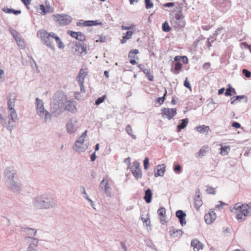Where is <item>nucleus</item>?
<instances>
[{
	"label": "nucleus",
	"instance_id": "1",
	"mask_svg": "<svg viewBox=\"0 0 251 251\" xmlns=\"http://www.w3.org/2000/svg\"><path fill=\"white\" fill-rule=\"evenodd\" d=\"M17 98V95L16 93L14 92L9 93L7 98L8 110L9 111V114L8 116H6L0 114L1 124L10 132L15 127V123L18 121V115L14 109L15 100Z\"/></svg>",
	"mask_w": 251,
	"mask_h": 251
},
{
	"label": "nucleus",
	"instance_id": "2",
	"mask_svg": "<svg viewBox=\"0 0 251 251\" xmlns=\"http://www.w3.org/2000/svg\"><path fill=\"white\" fill-rule=\"evenodd\" d=\"M33 206L38 210H47L55 208L57 201L53 195L45 193L38 195L32 199Z\"/></svg>",
	"mask_w": 251,
	"mask_h": 251
},
{
	"label": "nucleus",
	"instance_id": "3",
	"mask_svg": "<svg viewBox=\"0 0 251 251\" xmlns=\"http://www.w3.org/2000/svg\"><path fill=\"white\" fill-rule=\"evenodd\" d=\"M17 171L14 167H7L4 171V178L9 188L14 192L21 191L22 185L15 181L17 178Z\"/></svg>",
	"mask_w": 251,
	"mask_h": 251
},
{
	"label": "nucleus",
	"instance_id": "4",
	"mask_svg": "<svg viewBox=\"0 0 251 251\" xmlns=\"http://www.w3.org/2000/svg\"><path fill=\"white\" fill-rule=\"evenodd\" d=\"M67 97L62 92H58L54 96L51 103V110L55 115L61 114L64 111Z\"/></svg>",
	"mask_w": 251,
	"mask_h": 251
},
{
	"label": "nucleus",
	"instance_id": "5",
	"mask_svg": "<svg viewBox=\"0 0 251 251\" xmlns=\"http://www.w3.org/2000/svg\"><path fill=\"white\" fill-rule=\"evenodd\" d=\"M251 209V203L241 205L239 203H237L232 208L231 207L230 211L236 214L237 219L240 221L247 216Z\"/></svg>",
	"mask_w": 251,
	"mask_h": 251
},
{
	"label": "nucleus",
	"instance_id": "6",
	"mask_svg": "<svg viewBox=\"0 0 251 251\" xmlns=\"http://www.w3.org/2000/svg\"><path fill=\"white\" fill-rule=\"evenodd\" d=\"M38 36L41 38L44 44L52 50H55L53 43V39L55 38L56 34L53 32H48L45 30H40L37 33Z\"/></svg>",
	"mask_w": 251,
	"mask_h": 251
},
{
	"label": "nucleus",
	"instance_id": "7",
	"mask_svg": "<svg viewBox=\"0 0 251 251\" xmlns=\"http://www.w3.org/2000/svg\"><path fill=\"white\" fill-rule=\"evenodd\" d=\"M182 3L179 5V10L173 17L170 21L171 25L177 30L180 29L185 25V22L184 20V16L182 12Z\"/></svg>",
	"mask_w": 251,
	"mask_h": 251
},
{
	"label": "nucleus",
	"instance_id": "8",
	"mask_svg": "<svg viewBox=\"0 0 251 251\" xmlns=\"http://www.w3.org/2000/svg\"><path fill=\"white\" fill-rule=\"evenodd\" d=\"M35 103L37 114L40 118L44 119L45 123L50 122L52 118L51 114L45 109L42 100L37 98Z\"/></svg>",
	"mask_w": 251,
	"mask_h": 251
},
{
	"label": "nucleus",
	"instance_id": "9",
	"mask_svg": "<svg viewBox=\"0 0 251 251\" xmlns=\"http://www.w3.org/2000/svg\"><path fill=\"white\" fill-rule=\"evenodd\" d=\"M79 127V123L75 118L70 119L66 124V129L70 134L74 133Z\"/></svg>",
	"mask_w": 251,
	"mask_h": 251
},
{
	"label": "nucleus",
	"instance_id": "10",
	"mask_svg": "<svg viewBox=\"0 0 251 251\" xmlns=\"http://www.w3.org/2000/svg\"><path fill=\"white\" fill-rule=\"evenodd\" d=\"M53 17L61 25H68L72 20V17L66 14H56Z\"/></svg>",
	"mask_w": 251,
	"mask_h": 251
},
{
	"label": "nucleus",
	"instance_id": "11",
	"mask_svg": "<svg viewBox=\"0 0 251 251\" xmlns=\"http://www.w3.org/2000/svg\"><path fill=\"white\" fill-rule=\"evenodd\" d=\"M25 240L26 241H31L26 251H37V247L38 245L39 240L34 237L26 236Z\"/></svg>",
	"mask_w": 251,
	"mask_h": 251
},
{
	"label": "nucleus",
	"instance_id": "12",
	"mask_svg": "<svg viewBox=\"0 0 251 251\" xmlns=\"http://www.w3.org/2000/svg\"><path fill=\"white\" fill-rule=\"evenodd\" d=\"M162 116L163 118H167L171 120L176 114V108H163L161 109Z\"/></svg>",
	"mask_w": 251,
	"mask_h": 251
},
{
	"label": "nucleus",
	"instance_id": "13",
	"mask_svg": "<svg viewBox=\"0 0 251 251\" xmlns=\"http://www.w3.org/2000/svg\"><path fill=\"white\" fill-rule=\"evenodd\" d=\"M75 53L77 55H83V54H86L87 53V46L84 44L78 42L76 43L75 47Z\"/></svg>",
	"mask_w": 251,
	"mask_h": 251
},
{
	"label": "nucleus",
	"instance_id": "14",
	"mask_svg": "<svg viewBox=\"0 0 251 251\" xmlns=\"http://www.w3.org/2000/svg\"><path fill=\"white\" fill-rule=\"evenodd\" d=\"M100 188H101L104 190V193L107 196H111V192L109 191L110 185L109 184V181L107 178H104L102 180V181L100 182Z\"/></svg>",
	"mask_w": 251,
	"mask_h": 251
},
{
	"label": "nucleus",
	"instance_id": "15",
	"mask_svg": "<svg viewBox=\"0 0 251 251\" xmlns=\"http://www.w3.org/2000/svg\"><path fill=\"white\" fill-rule=\"evenodd\" d=\"M88 146L84 143H81L79 141H75L73 147L74 151L78 152H84L87 149Z\"/></svg>",
	"mask_w": 251,
	"mask_h": 251
},
{
	"label": "nucleus",
	"instance_id": "16",
	"mask_svg": "<svg viewBox=\"0 0 251 251\" xmlns=\"http://www.w3.org/2000/svg\"><path fill=\"white\" fill-rule=\"evenodd\" d=\"M76 102L75 101L68 100L64 106V110H66L71 113H75L76 111Z\"/></svg>",
	"mask_w": 251,
	"mask_h": 251
},
{
	"label": "nucleus",
	"instance_id": "17",
	"mask_svg": "<svg viewBox=\"0 0 251 251\" xmlns=\"http://www.w3.org/2000/svg\"><path fill=\"white\" fill-rule=\"evenodd\" d=\"M176 216L178 219L180 225L184 226L186 225V222L185 217L186 216V213L181 210H178L176 212Z\"/></svg>",
	"mask_w": 251,
	"mask_h": 251
},
{
	"label": "nucleus",
	"instance_id": "18",
	"mask_svg": "<svg viewBox=\"0 0 251 251\" xmlns=\"http://www.w3.org/2000/svg\"><path fill=\"white\" fill-rule=\"evenodd\" d=\"M217 217L216 214L213 211H210L204 216L205 222L207 224H212Z\"/></svg>",
	"mask_w": 251,
	"mask_h": 251
},
{
	"label": "nucleus",
	"instance_id": "19",
	"mask_svg": "<svg viewBox=\"0 0 251 251\" xmlns=\"http://www.w3.org/2000/svg\"><path fill=\"white\" fill-rule=\"evenodd\" d=\"M21 231L25 233L27 236L32 237V236H36L37 233V229L34 228H29L25 227H21Z\"/></svg>",
	"mask_w": 251,
	"mask_h": 251
},
{
	"label": "nucleus",
	"instance_id": "20",
	"mask_svg": "<svg viewBox=\"0 0 251 251\" xmlns=\"http://www.w3.org/2000/svg\"><path fill=\"white\" fill-rule=\"evenodd\" d=\"M202 204L201 198V197L200 191H198L196 193V196L194 199V205L197 210H198Z\"/></svg>",
	"mask_w": 251,
	"mask_h": 251
},
{
	"label": "nucleus",
	"instance_id": "21",
	"mask_svg": "<svg viewBox=\"0 0 251 251\" xmlns=\"http://www.w3.org/2000/svg\"><path fill=\"white\" fill-rule=\"evenodd\" d=\"M169 232L171 236L173 237H180L183 233L182 230L176 229L174 226L170 228Z\"/></svg>",
	"mask_w": 251,
	"mask_h": 251
},
{
	"label": "nucleus",
	"instance_id": "22",
	"mask_svg": "<svg viewBox=\"0 0 251 251\" xmlns=\"http://www.w3.org/2000/svg\"><path fill=\"white\" fill-rule=\"evenodd\" d=\"M191 245L194 251H199L200 250L202 249V243L197 239L192 240Z\"/></svg>",
	"mask_w": 251,
	"mask_h": 251
},
{
	"label": "nucleus",
	"instance_id": "23",
	"mask_svg": "<svg viewBox=\"0 0 251 251\" xmlns=\"http://www.w3.org/2000/svg\"><path fill=\"white\" fill-rule=\"evenodd\" d=\"M157 167V169L156 171L155 172L154 176L156 177L159 176H163L165 171V166L164 164H162V165H159Z\"/></svg>",
	"mask_w": 251,
	"mask_h": 251
},
{
	"label": "nucleus",
	"instance_id": "24",
	"mask_svg": "<svg viewBox=\"0 0 251 251\" xmlns=\"http://www.w3.org/2000/svg\"><path fill=\"white\" fill-rule=\"evenodd\" d=\"M188 119L185 118L184 119H182L179 120V124L177 126V131L180 132V130L182 129H184L185 127H186L188 123Z\"/></svg>",
	"mask_w": 251,
	"mask_h": 251
},
{
	"label": "nucleus",
	"instance_id": "25",
	"mask_svg": "<svg viewBox=\"0 0 251 251\" xmlns=\"http://www.w3.org/2000/svg\"><path fill=\"white\" fill-rule=\"evenodd\" d=\"M152 196V191L150 189L148 188L145 191V196L144 197V200L147 203H149L151 201Z\"/></svg>",
	"mask_w": 251,
	"mask_h": 251
},
{
	"label": "nucleus",
	"instance_id": "26",
	"mask_svg": "<svg viewBox=\"0 0 251 251\" xmlns=\"http://www.w3.org/2000/svg\"><path fill=\"white\" fill-rule=\"evenodd\" d=\"M87 75V73L81 69L77 77V80L79 84L82 85L84 82V79Z\"/></svg>",
	"mask_w": 251,
	"mask_h": 251
},
{
	"label": "nucleus",
	"instance_id": "27",
	"mask_svg": "<svg viewBox=\"0 0 251 251\" xmlns=\"http://www.w3.org/2000/svg\"><path fill=\"white\" fill-rule=\"evenodd\" d=\"M157 213L158 214L161 216L160 218V222L162 224H164V223L163 222L164 221L163 219L162 218H164L166 217V209L164 207H160L159 209L157 210Z\"/></svg>",
	"mask_w": 251,
	"mask_h": 251
},
{
	"label": "nucleus",
	"instance_id": "28",
	"mask_svg": "<svg viewBox=\"0 0 251 251\" xmlns=\"http://www.w3.org/2000/svg\"><path fill=\"white\" fill-rule=\"evenodd\" d=\"M84 26H90L92 25H102L101 22H99L98 21H86L83 23Z\"/></svg>",
	"mask_w": 251,
	"mask_h": 251
},
{
	"label": "nucleus",
	"instance_id": "29",
	"mask_svg": "<svg viewBox=\"0 0 251 251\" xmlns=\"http://www.w3.org/2000/svg\"><path fill=\"white\" fill-rule=\"evenodd\" d=\"M197 130L198 131L201 133H208L210 131V128L208 126H206L205 125H202L201 126H199L197 127Z\"/></svg>",
	"mask_w": 251,
	"mask_h": 251
},
{
	"label": "nucleus",
	"instance_id": "30",
	"mask_svg": "<svg viewBox=\"0 0 251 251\" xmlns=\"http://www.w3.org/2000/svg\"><path fill=\"white\" fill-rule=\"evenodd\" d=\"M182 68V64L179 62H176L175 64V67L174 69H171V72L175 75H178L179 74V71Z\"/></svg>",
	"mask_w": 251,
	"mask_h": 251
},
{
	"label": "nucleus",
	"instance_id": "31",
	"mask_svg": "<svg viewBox=\"0 0 251 251\" xmlns=\"http://www.w3.org/2000/svg\"><path fill=\"white\" fill-rule=\"evenodd\" d=\"M2 11L5 12L6 13H13L15 15H18L21 13V10H16L12 8H9L7 7H4L2 9Z\"/></svg>",
	"mask_w": 251,
	"mask_h": 251
},
{
	"label": "nucleus",
	"instance_id": "32",
	"mask_svg": "<svg viewBox=\"0 0 251 251\" xmlns=\"http://www.w3.org/2000/svg\"><path fill=\"white\" fill-rule=\"evenodd\" d=\"M131 172L133 176L136 178V179H138L141 178L142 176L141 170H132Z\"/></svg>",
	"mask_w": 251,
	"mask_h": 251
},
{
	"label": "nucleus",
	"instance_id": "33",
	"mask_svg": "<svg viewBox=\"0 0 251 251\" xmlns=\"http://www.w3.org/2000/svg\"><path fill=\"white\" fill-rule=\"evenodd\" d=\"M126 132L128 135L131 137L132 138L135 139L136 137L135 135L132 134V127L130 125H127L126 128Z\"/></svg>",
	"mask_w": 251,
	"mask_h": 251
},
{
	"label": "nucleus",
	"instance_id": "34",
	"mask_svg": "<svg viewBox=\"0 0 251 251\" xmlns=\"http://www.w3.org/2000/svg\"><path fill=\"white\" fill-rule=\"evenodd\" d=\"M54 40H55L56 43L57 44V46H58V47L59 49H63L65 48V45H64V44L62 42L61 40L56 35H55V37L54 38Z\"/></svg>",
	"mask_w": 251,
	"mask_h": 251
},
{
	"label": "nucleus",
	"instance_id": "35",
	"mask_svg": "<svg viewBox=\"0 0 251 251\" xmlns=\"http://www.w3.org/2000/svg\"><path fill=\"white\" fill-rule=\"evenodd\" d=\"M230 150L229 146H222L221 148L220 153L222 155H226L227 154Z\"/></svg>",
	"mask_w": 251,
	"mask_h": 251
},
{
	"label": "nucleus",
	"instance_id": "36",
	"mask_svg": "<svg viewBox=\"0 0 251 251\" xmlns=\"http://www.w3.org/2000/svg\"><path fill=\"white\" fill-rule=\"evenodd\" d=\"M19 47L21 49H24L25 47V43L23 39L21 37V36L18 37L17 40H15Z\"/></svg>",
	"mask_w": 251,
	"mask_h": 251
},
{
	"label": "nucleus",
	"instance_id": "37",
	"mask_svg": "<svg viewBox=\"0 0 251 251\" xmlns=\"http://www.w3.org/2000/svg\"><path fill=\"white\" fill-rule=\"evenodd\" d=\"M144 73L146 75L147 77L150 81H153L154 79L153 75L151 74V72L148 70H144Z\"/></svg>",
	"mask_w": 251,
	"mask_h": 251
},
{
	"label": "nucleus",
	"instance_id": "38",
	"mask_svg": "<svg viewBox=\"0 0 251 251\" xmlns=\"http://www.w3.org/2000/svg\"><path fill=\"white\" fill-rule=\"evenodd\" d=\"M162 30L164 32H169L170 31V27L169 25V24L167 21L163 23L162 25Z\"/></svg>",
	"mask_w": 251,
	"mask_h": 251
},
{
	"label": "nucleus",
	"instance_id": "39",
	"mask_svg": "<svg viewBox=\"0 0 251 251\" xmlns=\"http://www.w3.org/2000/svg\"><path fill=\"white\" fill-rule=\"evenodd\" d=\"M9 31L15 40H17V39H18V37L20 36L18 32H17L15 29L10 28Z\"/></svg>",
	"mask_w": 251,
	"mask_h": 251
},
{
	"label": "nucleus",
	"instance_id": "40",
	"mask_svg": "<svg viewBox=\"0 0 251 251\" xmlns=\"http://www.w3.org/2000/svg\"><path fill=\"white\" fill-rule=\"evenodd\" d=\"M174 172L177 174H180L181 172V167L179 164H175L173 169Z\"/></svg>",
	"mask_w": 251,
	"mask_h": 251
},
{
	"label": "nucleus",
	"instance_id": "41",
	"mask_svg": "<svg viewBox=\"0 0 251 251\" xmlns=\"http://www.w3.org/2000/svg\"><path fill=\"white\" fill-rule=\"evenodd\" d=\"M233 91L234 93H236L235 89L231 87H229L226 89L225 94L226 96H230L232 95L231 92Z\"/></svg>",
	"mask_w": 251,
	"mask_h": 251
},
{
	"label": "nucleus",
	"instance_id": "42",
	"mask_svg": "<svg viewBox=\"0 0 251 251\" xmlns=\"http://www.w3.org/2000/svg\"><path fill=\"white\" fill-rule=\"evenodd\" d=\"M106 95H103V96L99 98L95 101V104L97 105H99L100 103H102L105 99H106Z\"/></svg>",
	"mask_w": 251,
	"mask_h": 251
},
{
	"label": "nucleus",
	"instance_id": "43",
	"mask_svg": "<svg viewBox=\"0 0 251 251\" xmlns=\"http://www.w3.org/2000/svg\"><path fill=\"white\" fill-rule=\"evenodd\" d=\"M145 7L147 9H150L153 6V3L151 0H145Z\"/></svg>",
	"mask_w": 251,
	"mask_h": 251
},
{
	"label": "nucleus",
	"instance_id": "44",
	"mask_svg": "<svg viewBox=\"0 0 251 251\" xmlns=\"http://www.w3.org/2000/svg\"><path fill=\"white\" fill-rule=\"evenodd\" d=\"M139 53V51L137 49L132 50H131L128 53V57L129 58H135L134 54H138Z\"/></svg>",
	"mask_w": 251,
	"mask_h": 251
},
{
	"label": "nucleus",
	"instance_id": "45",
	"mask_svg": "<svg viewBox=\"0 0 251 251\" xmlns=\"http://www.w3.org/2000/svg\"><path fill=\"white\" fill-rule=\"evenodd\" d=\"M141 170L140 166V163L137 161L134 162L131 167V170Z\"/></svg>",
	"mask_w": 251,
	"mask_h": 251
},
{
	"label": "nucleus",
	"instance_id": "46",
	"mask_svg": "<svg viewBox=\"0 0 251 251\" xmlns=\"http://www.w3.org/2000/svg\"><path fill=\"white\" fill-rule=\"evenodd\" d=\"M77 40L80 41H83L85 40V36L81 32H78V34L77 37Z\"/></svg>",
	"mask_w": 251,
	"mask_h": 251
},
{
	"label": "nucleus",
	"instance_id": "47",
	"mask_svg": "<svg viewBox=\"0 0 251 251\" xmlns=\"http://www.w3.org/2000/svg\"><path fill=\"white\" fill-rule=\"evenodd\" d=\"M206 191L208 194L214 195L215 194V190L214 188L210 186H207Z\"/></svg>",
	"mask_w": 251,
	"mask_h": 251
},
{
	"label": "nucleus",
	"instance_id": "48",
	"mask_svg": "<svg viewBox=\"0 0 251 251\" xmlns=\"http://www.w3.org/2000/svg\"><path fill=\"white\" fill-rule=\"evenodd\" d=\"M244 98V95H241V96H236L235 97V99L234 100H233L231 101V103L232 104H235L236 103V101L237 100H238L239 101H240L242 99H243V98Z\"/></svg>",
	"mask_w": 251,
	"mask_h": 251
},
{
	"label": "nucleus",
	"instance_id": "49",
	"mask_svg": "<svg viewBox=\"0 0 251 251\" xmlns=\"http://www.w3.org/2000/svg\"><path fill=\"white\" fill-rule=\"evenodd\" d=\"M205 152V149L204 147H202L199 151L197 153L196 156L197 157H201L204 155V153Z\"/></svg>",
	"mask_w": 251,
	"mask_h": 251
},
{
	"label": "nucleus",
	"instance_id": "50",
	"mask_svg": "<svg viewBox=\"0 0 251 251\" xmlns=\"http://www.w3.org/2000/svg\"><path fill=\"white\" fill-rule=\"evenodd\" d=\"M242 73L247 78H249L251 76V73L247 69H243L242 71Z\"/></svg>",
	"mask_w": 251,
	"mask_h": 251
},
{
	"label": "nucleus",
	"instance_id": "51",
	"mask_svg": "<svg viewBox=\"0 0 251 251\" xmlns=\"http://www.w3.org/2000/svg\"><path fill=\"white\" fill-rule=\"evenodd\" d=\"M68 33L72 37L77 39V37L78 34V32H75L73 31L69 30L68 32Z\"/></svg>",
	"mask_w": 251,
	"mask_h": 251
},
{
	"label": "nucleus",
	"instance_id": "52",
	"mask_svg": "<svg viewBox=\"0 0 251 251\" xmlns=\"http://www.w3.org/2000/svg\"><path fill=\"white\" fill-rule=\"evenodd\" d=\"M166 94H167V91H166V90L165 89V94H164V96H163V97H162L158 98L157 99V101H158V102H159V103H160V104H161L164 102V100H165V96H166Z\"/></svg>",
	"mask_w": 251,
	"mask_h": 251
},
{
	"label": "nucleus",
	"instance_id": "53",
	"mask_svg": "<svg viewBox=\"0 0 251 251\" xmlns=\"http://www.w3.org/2000/svg\"><path fill=\"white\" fill-rule=\"evenodd\" d=\"M149 159L148 157H146L144 160V166L145 170L149 168Z\"/></svg>",
	"mask_w": 251,
	"mask_h": 251
},
{
	"label": "nucleus",
	"instance_id": "54",
	"mask_svg": "<svg viewBox=\"0 0 251 251\" xmlns=\"http://www.w3.org/2000/svg\"><path fill=\"white\" fill-rule=\"evenodd\" d=\"M40 10H41V14L45 15L47 14V11L44 5L41 4L40 5Z\"/></svg>",
	"mask_w": 251,
	"mask_h": 251
},
{
	"label": "nucleus",
	"instance_id": "55",
	"mask_svg": "<svg viewBox=\"0 0 251 251\" xmlns=\"http://www.w3.org/2000/svg\"><path fill=\"white\" fill-rule=\"evenodd\" d=\"M133 33V32L132 31H127L126 33V35L124 36L126 39H129L131 37Z\"/></svg>",
	"mask_w": 251,
	"mask_h": 251
},
{
	"label": "nucleus",
	"instance_id": "56",
	"mask_svg": "<svg viewBox=\"0 0 251 251\" xmlns=\"http://www.w3.org/2000/svg\"><path fill=\"white\" fill-rule=\"evenodd\" d=\"M81 188H82V189L83 190L82 192V194L83 195V197L84 198H85V199L87 200L88 198H89V197L87 195V194L86 193L85 189L84 187H83V186H82Z\"/></svg>",
	"mask_w": 251,
	"mask_h": 251
},
{
	"label": "nucleus",
	"instance_id": "57",
	"mask_svg": "<svg viewBox=\"0 0 251 251\" xmlns=\"http://www.w3.org/2000/svg\"><path fill=\"white\" fill-rule=\"evenodd\" d=\"M240 47L242 48L250 49V46L246 42H242V43H240Z\"/></svg>",
	"mask_w": 251,
	"mask_h": 251
},
{
	"label": "nucleus",
	"instance_id": "58",
	"mask_svg": "<svg viewBox=\"0 0 251 251\" xmlns=\"http://www.w3.org/2000/svg\"><path fill=\"white\" fill-rule=\"evenodd\" d=\"M232 126L234 127V128H239L241 127V125L240 124L238 123V122H234L232 123Z\"/></svg>",
	"mask_w": 251,
	"mask_h": 251
},
{
	"label": "nucleus",
	"instance_id": "59",
	"mask_svg": "<svg viewBox=\"0 0 251 251\" xmlns=\"http://www.w3.org/2000/svg\"><path fill=\"white\" fill-rule=\"evenodd\" d=\"M184 86L187 88H189L190 89H191V85L189 82L188 81L187 78H186L184 82Z\"/></svg>",
	"mask_w": 251,
	"mask_h": 251
},
{
	"label": "nucleus",
	"instance_id": "60",
	"mask_svg": "<svg viewBox=\"0 0 251 251\" xmlns=\"http://www.w3.org/2000/svg\"><path fill=\"white\" fill-rule=\"evenodd\" d=\"M134 27V25H131V26H126V25H122L121 27V28L123 30H129V29H133V28Z\"/></svg>",
	"mask_w": 251,
	"mask_h": 251
},
{
	"label": "nucleus",
	"instance_id": "61",
	"mask_svg": "<svg viewBox=\"0 0 251 251\" xmlns=\"http://www.w3.org/2000/svg\"><path fill=\"white\" fill-rule=\"evenodd\" d=\"M143 222L146 225V226H148L150 224V221L148 218L145 219L144 218H141Z\"/></svg>",
	"mask_w": 251,
	"mask_h": 251
},
{
	"label": "nucleus",
	"instance_id": "62",
	"mask_svg": "<svg viewBox=\"0 0 251 251\" xmlns=\"http://www.w3.org/2000/svg\"><path fill=\"white\" fill-rule=\"evenodd\" d=\"M46 4H47V3L46 2ZM49 4L47 5L46 4V11H47V13L48 12H53V9L51 8L50 5L49 3H48Z\"/></svg>",
	"mask_w": 251,
	"mask_h": 251
},
{
	"label": "nucleus",
	"instance_id": "63",
	"mask_svg": "<svg viewBox=\"0 0 251 251\" xmlns=\"http://www.w3.org/2000/svg\"><path fill=\"white\" fill-rule=\"evenodd\" d=\"M120 245H121L122 248L124 250V251H127V249L126 246L124 242H121Z\"/></svg>",
	"mask_w": 251,
	"mask_h": 251
},
{
	"label": "nucleus",
	"instance_id": "64",
	"mask_svg": "<svg viewBox=\"0 0 251 251\" xmlns=\"http://www.w3.org/2000/svg\"><path fill=\"white\" fill-rule=\"evenodd\" d=\"M210 67V64L209 62H206L204 63V64L202 66V67L204 69H208Z\"/></svg>",
	"mask_w": 251,
	"mask_h": 251
}]
</instances>
